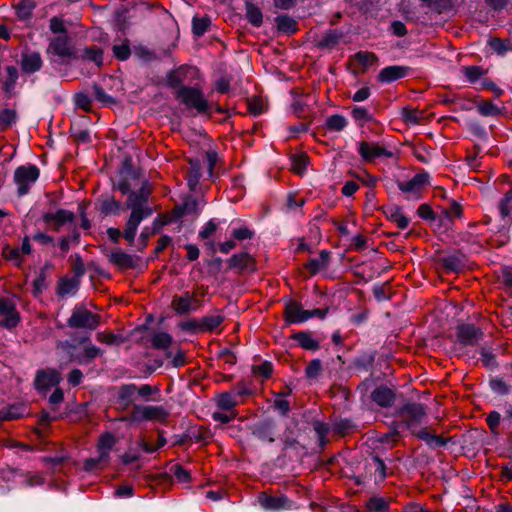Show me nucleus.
<instances>
[{
	"instance_id": "nucleus-31",
	"label": "nucleus",
	"mask_w": 512,
	"mask_h": 512,
	"mask_svg": "<svg viewBox=\"0 0 512 512\" xmlns=\"http://www.w3.org/2000/svg\"><path fill=\"white\" fill-rule=\"evenodd\" d=\"M82 58L84 60L91 61L95 63L97 67H100L103 62V52L97 47L86 48L83 51Z\"/></svg>"
},
{
	"instance_id": "nucleus-54",
	"label": "nucleus",
	"mask_w": 512,
	"mask_h": 512,
	"mask_svg": "<svg viewBox=\"0 0 512 512\" xmlns=\"http://www.w3.org/2000/svg\"><path fill=\"white\" fill-rule=\"evenodd\" d=\"M492 390L498 394H506L509 391L506 383L501 379H493L490 382Z\"/></svg>"
},
{
	"instance_id": "nucleus-15",
	"label": "nucleus",
	"mask_w": 512,
	"mask_h": 512,
	"mask_svg": "<svg viewBox=\"0 0 512 512\" xmlns=\"http://www.w3.org/2000/svg\"><path fill=\"white\" fill-rule=\"evenodd\" d=\"M307 310H304L302 306L295 302L290 301L286 304L285 315L286 319L290 323H303L307 321Z\"/></svg>"
},
{
	"instance_id": "nucleus-11",
	"label": "nucleus",
	"mask_w": 512,
	"mask_h": 512,
	"mask_svg": "<svg viewBox=\"0 0 512 512\" xmlns=\"http://www.w3.org/2000/svg\"><path fill=\"white\" fill-rule=\"evenodd\" d=\"M429 184V174L422 172L407 181L398 182V188L407 194L416 195Z\"/></svg>"
},
{
	"instance_id": "nucleus-47",
	"label": "nucleus",
	"mask_w": 512,
	"mask_h": 512,
	"mask_svg": "<svg viewBox=\"0 0 512 512\" xmlns=\"http://www.w3.org/2000/svg\"><path fill=\"white\" fill-rule=\"evenodd\" d=\"M16 120V113L11 109H4L0 112V125L8 127Z\"/></svg>"
},
{
	"instance_id": "nucleus-48",
	"label": "nucleus",
	"mask_w": 512,
	"mask_h": 512,
	"mask_svg": "<svg viewBox=\"0 0 512 512\" xmlns=\"http://www.w3.org/2000/svg\"><path fill=\"white\" fill-rule=\"evenodd\" d=\"M97 340L101 343H105L108 345L118 344L122 342V338L120 336L105 332L98 333Z\"/></svg>"
},
{
	"instance_id": "nucleus-46",
	"label": "nucleus",
	"mask_w": 512,
	"mask_h": 512,
	"mask_svg": "<svg viewBox=\"0 0 512 512\" xmlns=\"http://www.w3.org/2000/svg\"><path fill=\"white\" fill-rule=\"evenodd\" d=\"M100 353V349L95 345L89 344L84 348V355L79 358V363H87L91 359L97 357Z\"/></svg>"
},
{
	"instance_id": "nucleus-22",
	"label": "nucleus",
	"mask_w": 512,
	"mask_h": 512,
	"mask_svg": "<svg viewBox=\"0 0 512 512\" xmlns=\"http://www.w3.org/2000/svg\"><path fill=\"white\" fill-rule=\"evenodd\" d=\"M78 287L79 280L77 278L64 277L58 283L57 293L62 297L73 295L78 290Z\"/></svg>"
},
{
	"instance_id": "nucleus-25",
	"label": "nucleus",
	"mask_w": 512,
	"mask_h": 512,
	"mask_svg": "<svg viewBox=\"0 0 512 512\" xmlns=\"http://www.w3.org/2000/svg\"><path fill=\"white\" fill-rule=\"evenodd\" d=\"M115 444V438L111 434H104L100 437L98 442V452L100 460H107L108 454Z\"/></svg>"
},
{
	"instance_id": "nucleus-30",
	"label": "nucleus",
	"mask_w": 512,
	"mask_h": 512,
	"mask_svg": "<svg viewBox=\"0 0 512 512\" xmlns=\"http://www.w3.org/2000/svg\"><path fill=\"white\" fill-rule=\"evenodd\" d=\"M246 17L248 21L255 27H259L263 22V15L261 10L253 4H247Z\"/></svg>"
},
{
	"instance_id": "nucleus-41",
	"label": "nucleus",
	"mask_w": 512,
	"mask_h": 512,
	"mask_svg": "<svg viewBox=\"0 0 512 512\" xmlns=\"http://www.w3.org/2000/svg\"><path fill=\"white\" fill-rule=\"evenodd\" d=\"M191 164V172L188 177V185L193 190L195 189L196 185L198 184L199 178H200V165L197 160L193 161L190 160Z\"/></svg>"
},
{
	"instance_id": "nucleus-26",
	"label": "nucleus",
	"mask_w": 512,
	"mask_h": 512,
	"mask_svg": "<svg viewBox=\"0 0 512 512\" xmlns=\"http://www.w3.org/2000/svg\"><path fill=\"white\" fill-rule=\"evenodd\" d=\"M477 111L485 117H495L501 114V109L489 100H482L476 104Z\"/></svg>"
},
{
	"instance_id": "nucleus-6",
	"label": "nucleus",
	"mask_w": 512,
	"mask_h": 512,
	"mask_svg": "<svg viewBox=\"0 0 512 512\" xmlns=\"http://www.w3.org/2000/svg\"><path fill=\"white\" fill-rule=\"evenodd\" d=\"M99 323V316L83 307L75 308L68 320V325L72 328H84L89 330L95 329Z\"/></svg>"
},
{
	"instance_id": "nucleus-38",
	"label": "nucleus",
	"mask_w": 512,
	"mask_h": 512,
	"mask_svg": "<svg viewBox=\"0 0 512 512\" xmlns=\"http://www.w3.org/2000/svg\"><path fill=\"white\" fill-rule=\"evenodd\" d=\"M210 23V19L207 17H195L192 22L193 33L197 36L204 35L205 32L208 30Z\"/></svg>"
},
{
	"instance_id": "nucleus-24",
	"label": "nucleus",
	"mask_w": 512,
	"mask_h": 512,
	"mask_svg": "<svg viewBox=\"0 0 512 512\" xmlns=\"http://www.w3.org/2000/svg\"><path fill=\"white\" fill-rule=\"evenodd\" d=\"M292 339L296 340L298 344L306 350H316L319 347L318 341L308 332L295 333L292 335Z\"/></svg>"
},
{
	"instance_id": "nucleus-57",
	"label": "nucleus",
	"mask_w": 512,
	"mask_h": 512,
	"mask_svg": "<svg viewBox=\"0 0 512 512\" xmlns=\"http://www.w3.org/2000/svg\"><path fill=\"white\" fill-rule=\"evenodd\" d=\"M75 103L77 107L82 108L83 110H88L90 108V98L83 93L76 94Z\"/></svg>"
},
{
	"instance_id": "nucleus-28",
	"label": "nucleus",
	"mask_w": 512,
	"mask_h": 512,
	"mask_svg": "<svg viewBox=\"0 0 512 512\" xmlns=\"http://www.w3.org/2000/svg\"><path fill=\"white\" fill-rule=\"evenodd\" d=\"M309 163V157L304 154H296L291 157V166L293 172L296 174L302 175L308 166Z\"/></svg>"
},
{
	"instance_id": "nucleus-16",
	"label": "nucleus",
	"mask_w": 512,
	"mask_h": 512,
	"mask_svg": "<svg viewBox=\"0 0 512 512\" xmlns=\"http://www.w3.org/2000/svg\"><path fill=\"white\" fill-rule=\"evenodd\" d=\"M407 69L402 66H389L382 69L378 75L380 82L389 83L405 77Z\"/></svg>"
},
{
	"instance_id": "nucleus-64",
	"label": "nucleus",
	"mask_w": 512,
	"mask_h": 512,
	"mask_svg": "<svg viewBox=\"0 0 512 512\" xmlns=\"http://www.w3.org/2000/svg\"><path fill=\"white\" fill-rule=\"evenodd\" d=\"M359 189V185L354 181H348L342 187V194L345 196H352Z\"/></svg>"
},
{
	"instance_id": "nucleus-1",
	"label": "nucleus",
	"mask_w": 512,
	"mask_h": 512,
	"mask_svg": "<svg viewBox=\"0 0 512 512\" xmlns=\"http://www.w3.org/2000/svg\"><path fill=\"white\" fill-rule=\"evenodd\" d=\"M424 416L425 410L421 404H408L402 410V425L428 444L443 446L445 442L441 437L432 435L427 428L420 427Z\"/></svg>"
},
{
	"instance_id": "nucleus-23",
	"label": "nucleus",
	"mask_w": 512,
	"mask_h": 512,
	"mask_svg": "<svg viewBox=\"0 0 512 512\" xmlns=\"http://www.w3.org/2000/svg\"><path fill=\"white\" fill-rule=\"evenodd\" d=\"M224 318L220 314H212L203 317L200 322L197 324V327L201 331H214L217 329L221 323L223 322Z\"/></svg>"
},
{
	"instance_id": "nucleus-44",
	"label": "nucleus",
	"mask_w": 512,
	"mask_h": 512,
	"mask_svg": "<svg viewBox=\"0 0 512 512\" xmlns=\"http://www.w3.org/2000/svg\"><path fill=\"white\" fill-rule=\"evenodd\" d=\"M237 416L236 411H215L212 414L213 420L220 422V423H228L235 419Z\"/></svg>"
},
{
	"instance_id": "nucleus-17",
	"label": "nucleus",
	"mask_w": 512,
	"mask_h": 512,
	"mask_svg": "<svg viewBox=\"0 0 512 512\" xmlns=\"http://www.w3.org/2000/svg\"><path fill=\"white\" fill-rule=\"evenodd\" d=\"M479 330L473 325H461L458 327V340L464 345H470L479 338Z\"/></svg>"
},
{
	"instance_id": "nucleus-4",
	"label": "nucleus",
	"mask_w": 512,
	"mask_h": 512,
	"mask_svg": "<svg viewBox=\"0 0 512 512\" xmlns=\"http://www.w3.org/2000/svg\"><path fill=\"white\" fill-rule=\"evenodd\" d=\"M177 98L189 108H194L200 113L208 110L207 100L196 87L182 86L177 90Z\"/></svg>"
},
{
	"instance_id": "nucleus-21",
	"label": "nucleus",
	"mask_w": 512,
	"mask_h": 512,
	"mask_svg": "<svg viewBox=\"0 0 512 512\" xmlns=\"http://www.w3.org/2000/svg\"><path fill=\"white\" fill-rule=\"evenodd\" d=\"M42 66V59L39 53H26L22 57V69L25 72L33 73L38 71Z\"/></svg>"
},
{
	"instance_id": "nucleus-42",
	"label": "nucleus",
	"mask_w": 512,
	"mask_h": 512,
	"mask_svg": "<svg viewBox=\"0 0 512 512\" xmlns=\"http://www.w3.org/2000/svg\"><path fill=\"white\" fill-rule=\"evenodd\" d=\"M387 502L380 497H373L367 502V509L370 512H383L387 509Z\"/></svg>"
},
{
	"instance_id": "nucleus-39",
	"label": "nucleus",
	"mask_w": 512,
	"mask_h": 512,
	"mask_svg": "<svg viewBox=\"0 0 512 512\" xmlns=\"http://www.w3.org/2000/svg\"><path fill=\"white\" fill-rule=\"evenodd\" d=\"M3 256L10 261H14L16 265L20 266L22 263L23 255L17 247L5 246L2 251Z\"/></svg>"
},
{
	"instance_id": "nucleus-59",
	"label": "nucleus",
	"mask_w": 512,
	"mask_h": 512,
	"mask_svg": "<svg viewBox=\"0 0 512 512\" xmlns=\"http://www.w3.org/2000/svg\"><path fill=\"white\" fill-rule=\"evenodd\" d=\"M232 234L238 240L250 239L252 237V232L247 227L236 228Z\"/></svg>"
},
{
	"instance_id": "nucleus-37",
	"label": "nucleus",
	"mask_w": 512,
	"mask_h": 512,
	"mask_svg": "<svg viewBox=\"0 0 512 512\" xmlns=\"http://www.w3.org/2000/svg\"><path fill=\"white\" fill-rule=\"evenodd\" d=\"M137 386L134 384L124 385L119 390V399L125 405H128L136 394Z\"/></svg>"
},
{
	"instance_id": "nucleus-7",
	"label": "nucleus",
	"mask_w": 512,
	"mask_h": 512,
	"mask_svg": "<svg viewBox=\"0 0 512 512\" xmlns=\"http://www.w3.org/2000/svg\"><path fill=\"white\" fill-rule=\"evenodd\" d=\"M358 153L366 162H373L381 157H392V153L376 142L358 143Z\"/></svg>"
},
{
	"instance_id": "nucleus-61",
	"label": "nucleus",
	"mask_w": 512,
	"mask_h": 512,
	"mask_svg": "<svg viewBox=\"0 0 512 512\" xmlns=\"http://www.w3.org/2000/svg\"><path fill=\"white\" fill-rule=\"evenodd\" d=\"M489 44L490 47L497 53L501 54L507 50V43L499 38L491 39Z\"/></svg>"
},
{
	"instance_id": "nucleus-36",
	"label": "nucleus",
	"mask_w": 512,
	"mask_h": 512,
	"mask_svg": "<svg viewBox=\"0 0 512 512\" xmlns=\"http://www.w3.org/2000/svg\"><path fill=\"white\" fill-rule=\"evenodd\" d=\"M499 210L503 219L509 218L512 215V189L500 201Z\"/></svg>"
},
{
	"instance_id": "nucleus-8",
	"label": "nucleus",
	"mask_w": 512,
	"mask_h": 512,
	"mask_svg": "<svg viewBox=\"0 0 512 512\" xmlns=\"http://www.w3.org/2000/svg\"><path fill=\"white\" fill-rule=\"evenodd\" d=\"M0 325L8 329L14 328L19 322V314L16 311L15 303L10 298H0Z\"/></svg>"
},
{
	"instance_id": "nucleus-27",
	"label": "nucleus",
	"mask_w": 512,
	"mask_h": 512,
	"mask_svg": "<svg viewBox=\"0 0 512 512\" xmlns=\"http://www.w3.org/2000/svg\"><path fill=\"white\" fill-rule=\"evenodd\" d=\"M121 210V203L113 197L103 200L100 205V211L103 215H119Z\"/></svg>"
},
{
	"instance_id": "nucleus-53",
	"label": "nucleus",
	"mask_w": 512,
	"mask_h": 512,
	"mask_svg": "<svg viewBox=\"0 0 512 512\" xmlns=\"http://www.w3.org/2000/svg\"><path fill=\"white\" fill-rule=\"evenodd\" d=\"M321 371V362L320 360L311 361L306 367V375L310 378H314L319 375Z\"/></svg>"
},
{
	"instance_id": "nucleus-56",
	"label": "nucleus",
	"mask_w": 512,
	"mask_h": 512,
	"mask_svg": "<svg viewBox=\"0 0 512 512\" xmlns=\"http://www.w3.org/2000/svg\"><path fill=\"white\" fill-rule=\"evenodd\" d=\"M254 371L256 374L261 375L262 377L267 379L272 375L273 368L270 363L264 362V363L260 364L259 366H257Z\"/></svg>"
},
{
	"instance_id": "nucleus-35",
	"label": "nucleus",
	"mask_w": 512,
	"mask_h": 512,
	"mask_svg": "<svg viewBox=\"0 0 512 512\" xmlns=\"http://www.w3.org/2000/svg\"><path fill=\"white\" fill-rule=\"evenodd\" d=\"M327 128L331 131H342L347 126V120L340 114H335L327 119Z\"/></svg>"
},
{
	"instance_id": "nucleus-45",
	"label": "nucleus",
	"mask_w": 512,
	"mask_h": 512,
	"mask_svg": "<svg viewBox=\"0 0 512 512\" xmlns=\"http://www.w3.org/2000/svg\"><path fill=\"white\" fill-rule=\"evenodd\" d=\"M166 357L171 359L173 367H181L186 363L185 353L180 349H178L175 353L167 351Z\"/></svg>"
},
{
	"instance_id": "nucleus-50",
	"label": "nucleus",
	"mask_w": 512,
	"mask_h": 512,
	"mask_svg": "<svg viewBox=\"0 0 512 512\" xmlns=\"http://www.w3.org/2000/svg\"><path fill=\"white\" fill-rule=\"evenodd\" d=\"M248 107L250 113L253 115H260L265 110L264 102L260 98L256 97L249 100Z\"/></svg>"
},
{
	"instance_id": "nucleus-3",
	"label": "nucleus",
	"mask_w": 512,
	"mask_h": 512,
	"mask_svg": "<svg viewBox=\"0 0 512 512\" xmlns=\"http://www.w3.org/2000/svg\"><path fill=\"white\" fill-rule=\"evenodd\" d=\"M169 416V411L164 406L135 405L131 412L130 420L132 422L153 421L165 422Z\"/></svg>"
},
{
	"instance_id": "nucleus-18",
	"label": "nucleus",
	"mask_w": 512,
	"mask_h": 512,
	"mask_svg": "<svg viewBox=\"0 0 512 512\" xmlns=\"http://www.w3.org/2000/svg\"><path fill=\"white\" fill-rule=\"evenodd\" d=\"M329 264V253L325 250L321 251L317 258L310 259L305 265L306 269L309 270L311 275H315L318 272L326 269Z\"/></svg>"
},
{
	"instance_id": "nucleus-40",
	"label": "nucleus",
	"mask_w": 512,
	"mask_h": 512,
	"mask_svg": "<svg viewBox=\"0 0 512 512\" xmlns=\"http://www.w3.org/2000/svg\"><path fill=\"white\" fill-rule=\"evenodd\" d=\"M390 219L400 229H406L408 227L409 223H410V219L399 208H395L391 212Z\"/></svg>"
},
{
	"instance_id": "nucleus-32",
	"label": "nucleus",
	"mask_w": 512,
	"mask_h": 512,
	"mask_svg": "<svg viewBox=\"0 0 512 512\" xmlns=\"http://www.w3.org/2000/svg\"><path fill=\"white\" fill-rule=\"evenodd\" d=\"M110 261L121 268L131 267L133 262L132 257L122 251L112 252Z\"/></svg>"
},
{
	"instance_id": "nucleus-9",
	"label": "nucleus",
	"mask_w": 512,
	"mask_h": 512,
	"mask_svg": "<svg viewBox=\"0 0 512 512\" xmlns=\"http://www.w3.org/2000/svg\"><path fill=\"white\" fill-rule=\"evenodd\" d=\"M259 505L266 511H280L292 509V502L285 496H270L261 493L258 496Z\"/></svg>"
},
{
	"instance_id": "nucleus-63",
	"label": "nucleus",
	"mask_w": 512,
	"mask_h": 512,
	"mask_svg": "<svg viewBox=\"0 0 512 512\" xmlns=\"http://www.w3.org/2000/svg\"><path fill=\"white\" fill-rule=\"evenodd\" d=\"M33 6L29 2H22L17 6V14L21 18H26L30 15Z\"/></svg>"
},
{
	"instance_id": "nucleus-60",
	"label": "nucleus",
	"mask_w": 512,
	"mask_h": 512,
	"mask_svg": "<svg viewBox=\"0 0 512 512\" xmlns=\"http://www.w3.org/2000/svg\"><path fill=\"white\" fill-rule=\"evenodd\" d=\"M174 475L179 482H187L190 479V474L180 465L174 466Z\"/></svg>"
},
{
	"instance_id": "nucleus-10",
	"label": "nucleus",
	"mask_w": 512,
	"mask_h": 512,
	"mask_svg": "<svg viewBox=\"0 0 512 512\" xmlns=\"http://www.w3.org/2000/svg\"><path fill=\"white\" fill-rule=\"evenodd\" d=\"M60 381L61 375L58 371L53 369L41 370L36 375L35 387L39 391H47L57 386Z\"/></svg>"
},
{
	"instance_id": "nucleus-52",
	"label": "nucleus",
	"mask_w": 512,
	"mask_h": 512,
	"mask_svg": "<svg viewBox=\"0 0 512 512\" xmlns=\"http://www.w3.org/2000/svg\"><path fill=\"white\" fill-rule=\"evenodd\" d=\"M50 30L55 34H66L65 24L63 20L58 17H54L50 20Z\"/></svg>"
},
{
	"instance_id": "nucleus-13",
	"label": "nucleus",
	"mask_w": 512,
	"mask_h": 512,
	"mask_svg": "<svg viewBox=\"0 0 512 512\" xmlns=\"http://www.w3.org/2000/svg\"><path fill=\"white\" fill-rule=\"evenodd\" d=\"M171 305L177 314L182 315L196 309V299L189 292H184L180 296H174Z\"/></svg>"
},
{
	"instance_id": "nucleus-20",
	"label": "nucleus",
	"mask_w": 512,
	"mask_h": 512,
	"mask_svg": "<svg viewBox=\"0 0 512 512\" xmlns=\"http://www.w3.org/2000/svg\"><path fill=\"white\" fill-rule=\"evenodd\" d=\"M372 399L382 407L392 405L394 401V393L387 387H378L372 393Z\"/></svg>"
},
{
	"instance_id": "nucleus-14",
	"label": "nucleus",
	"mask_w": 512,
	"mask_h": 512,
	"mask_svg": "<svg viewBox=\"0 0 512 512\" xmlns=\"http://www.w3.org/2000/svg\"><path fill=\"white\" fill-rule=\"evenodd\" d=\"M73 218V213L64 209L55 212H47L43 215L44 222L53 226L56 230L64 224L71 222Z\"/></svg>"
},
{
	"instance_id": "nucleus-51",
	"label": "nucleus",
	"mask_w": 512,
	"mask_h": 512,
	"mask_svg": "<svg viewBox=\"0 0 512 512\" xmlns=\"http://www.w3.org/2000/svg\"><path fill=\"white\" fill-rule=\"evenodd\" d=\"M113 52H114L115 57L121 61L128 59L130 56V48H129L128 44H125V43L120 44V45H115L113 47Z\"/></svg>"
},
{
	"instance_id": "nucleus-55",
	"label": "nucleus",
	"mask_w": 512,
	"mask_h": 512,
	"mask_svg": "<svg viewBox=\"0 0 512 512\" xmlns=\"http://www.w3.org/2000/svg\"><path fill=\"white\" fill-rule=\"evenodd\" d=\"M217 229V225L214 221H208L202 230L199 232V237L203 239L209 238Z\"/></svg>"
},
{
	"instance_id": "nucleus-12",
	"label": "nucleus",
	"mask_w": 512,
	"mask_h": 512,
	"mask_svg": "<svg viewBox=\"0 0 512 512\" xmlns=\"http://www.w3.org/2000/svg\"><path fill=\"white\" fill-rule=\"evenodd\" d=\"M48 53L57 55L61 58L71 57L73 54V47L66 34L59 35L51 40Z\"/></svg>"
},
{
	"instance_id": "nucleus-19",
	"label": "nucleus",
	"mask_w": 512,
	"mask_h": 512,
	"mask_svg": "<svg viewBox=\"0 0 512 512\" xmlns=\"http://www.w3.org/2000/svg\"><path fill=\"white\" fill-rule=\"evenodd\" d=\"M215 402L217 407L224 411H235L234 408L240 404L236 395L230 392L220 393L216 396Z\"/></svg>"
},
{
	"instance_id": "nucleus-49",
	"label": "nucleus",
	"mask_w": 512,
	"mask_h": 512,
	"mask_svg": "<svg viewBox=\"0 0 512 512\" xmlns=\"http://www.w3.org/2000/svg\"><path fill=\"white\" fill-rule=\"evenodd\" d=\"M351 114H352V117L356 121L367 122V121L371 120V116H370L368 110L364 107H360V106L354 107L352 109Z\"/></svg>"
},
{
	"instance_id": "nucleus-33",
	"label": "nucleus",
	"mask_w": 512,
	"mask_h": 512,
	"mask_svg": "<svg viewBox=\"0 0 512 512\" xmlns=\"http://www.w3.org/2000/svg\"><path fill=\"white\" fill-rule=\"evenodd\" d=\"M231 266L239 269H248L253 264L252 257L247 253L234 255L231 258Z\"/></svg>"
},
{
	"instance_id": "nucleus-2",
	"label": "nucleus",
	"mask_w": 512,
	"mask_h": 512,
	"mask_svg": "<svg viewBox=\"0 0 512 512\" xmlns=\"http://www.w3.org/2000/svg\"><path fill=\"white\" fill-rule=\"evenodd\" d=\"M138 196L135 194H130L128 197L127 205L132 209L131 215L128 219L124 230V238L129 242L133 243L138 226L141 221L148 217L151 214V211L148 209H144L141 203L137 202Z\"/></svg>"
},
{
	"instance_id": "nucleus-29",
	"label": "nucleus",
	"mask_w": 512,
	"mask_h": 512,
	"mask_svg": "<svg viewBox=\"0 0 512 512\" xmlns=\"http://www.w3.org/2000/svg\"><path fill=\"white\" fill-rule=\"evenodd\" d=\"M151 343L154 348L167 350L172 344V337L168 333L158 332L153 335Z\"/></svg>"
},
{
	"instance_id": "nucleus-43",
	"label": "nucleus",
	"mask_w": 512,
	"mask_h": 512,
	"mask_svg": "<svg viewBox=\"0 0 512 512\" xmlns=\"http://www.w3.org/2000/svg\"><path fill=\"white\" fill-rule=\"evenodd\" d=\"M462 71L471 83L476 82L483 75V70L479 66L463 67Z\"/></svg>"
},
{
	"instance_id": "nucleus-5",
	"label": "nucleus",
	"mask_w": 512,
	"mask_h": 512,
	"mask_svg": "<svg viewBox=\"0 0 512 512\" xmlns=\"http://www.w3.org/2000/svg\"><path fill=\"white\" fill-rule=\"evenodd\" d=\"M39 174V169L34 165L20 166L15 170L14 181L20 196L29 192L30 187L39 178Z\"/></svg>"
},
{
	"instance_id": "nucleus-62",
	"label": "nucleus",
	"mask_w": 512,
	"mask_h": 512,
	"mask_svg": "<svg viewBox=\"0 0 512 512\" xmlns=\"http://www.w3.org/2000/svg\"><path fill=\"white\" fill-rule=\"evenodd\" d=\"M371 92L368 87H362L352 96L353 101L362 102L369 98Z\"/></svg>"
},
{
	"instance_id": "nucleus-58",
	"label": "nucleus",
	"mask_w": 512,
	"mask_h": 512,
	"mask_svg": "<svg viewBox=\"0 0 512 512\" xmlns=\"http://www.w3.org/2000/svg\"><path fill=\"white\" fill-rule=\"evenodd\" d=\"M274 407L280 413L286 414L289 410V403L282 396L278 395V396H276V398L274 400Z\"/></svg>"
},
{
	"instance_id": "nucleus-34",
	"label": "nucleus",
	"mask_w": 512,
	"mask_h": 512,
	"mask_svg": "<svg viewBox=\"0 0 512 512\" xmlns=\"http://www.w3.org/2000/svg\"><path fill=\"white\" fill-rule=\"evenodd\" d=\"M276 24L279 31L293 33L296 31V22L288 16H278Z\"/></svg>"
}]
</instances>
